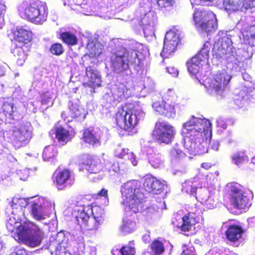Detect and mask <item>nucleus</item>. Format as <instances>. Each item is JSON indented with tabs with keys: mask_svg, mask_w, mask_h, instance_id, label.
Returning a JSON list of instances; mask_svg holds the SVG:
<instances>
[{
	"mask_svg": "<svg viewBox=\"0 0 255 255\" xmlns=\"http://www.w3.org/2000/svg\"><path fill=\"white\" fill-rule=\"evenodd\" d=\"M10 51L18 66H22L25 62L30 51L33 39L31 30L23 27H17L12 31Z\"/></svg>",
	"mask_w": 255,
	"mask_h": 255,
	"instance_id": "obj_1",
	"label": "nucleus"
},
{
	"mask_svg": "<svg viewBox=\"0 0 255 255\" xmlns=\"http://www.w3.org/2000/svg\"><path fill=\"white\" fill-rule=\"evenodd\" d=\"M18 11L23 18L35 24H42L48 15L46 4L39 0L23 1L18 6Z\"/></svg>",
	"mask_w": 255,
	"mask_h": 255,
	"instance_id": "obj_2",
	"label": "nucleus"
},
{
	"mask_svg": "<svg viewBox=\"0 0 255 255\" xmlns=\"http://www.w3.org/2000/svg\"><path fill=\"white\" fill-rule=\"evenodd\" d=\"M110 63L113 71L117 74H121L129 70L130 65L140 66L141 59H139L137 53L133 54L122 47L111 55Z\"/></svg>",
	"mask_w": 255,
	"mask_h": 255,
	"instance_id": "obj_3",
	"label": "nucleus"
},
{
	"mask_svg": "<svg viewBox=\"0 0 255 255\" xmlns=\"http://www.w3.org/2000/svg\"><path fill=\"white\" fill-rule=\"evenodd\" d=\"M228 194L225 197L234 208L239 210L248 209L252 205L251 199L253 193L237 182H231L227 185Z\"/></svg>",
	"mask_w": 255,
	"mask_h": 255,
	"instance_id": "obj_4",
	"label": "nucleus"
},
{
	"mask_svg": "<svg viewBox=\"0 0 255 255\" xmlns=\"http://www.w3.org/2000/svg\"><path fill=\"white\" fill-rule=\"evenodd\" d=\"M112 120L117 128L128 132L132 131L139 122L135 111L125 106L118 109Z\"/></svg>",
	"mask_w": 255,
	"mask_h": 255,
	"instance_id": "obj_5",
	"label": "nucleus"
},
{
	"mask_svg": "<svg viewBox=\"0 0 255 255\" xmlns=\"http://www.w3.org/2000/svg\"><path fill=\"white\" fill-rule=\"evenodd\" d=\"M122 204L133 213L139 211V207L142 202L143 194L134 182H128L123 187Z\"/></svg>",
	"mask_w": 255,
	"mask_h": 255,
	"instance_id": "obj_6",
	"label": "nucleus"
},
{
	"mask_svg": "<svg viewBox=\"0 0 255 255\" xmlns=\"http://www.w3.org/2000/svg\"><path fill=\"white\" fill-rule=\"evenodd\" d=\"M177 96L175 92L169 90L164 96V99L152 104L155 112L159 115L168 119L174 118L176 115V102Z\"/></svg>",
	"mask_w": 255,
	"mask_h": 255,
	"instance_id": "obj_7",
	"label": "nucleus"
},
{
	"mask_svg": "<svg viewBox=\"0 0 255 255\" xmlns=\"http://www.w3.org/2000/svg\"><path fill=\"white\" fill-rule=\"evenodd\" d=\"M4 133L8 141L18 148L25 145L32 137L30 126L23 123L18 127L14 126Z\"/></svg>",
	"mask_w": 255,
	"mask_h": 255,
	"instance_id": "obj_8",
	"label": "nucleus"
},
{
	"mask_svg": "<svg viewBox=\"0 0 255 255\" xmlns=\"http://www.w3.org/2000/svg\"><path fill=\"white\" fill-rule=\"evenodd\" d=\"M193 19L196 28L202 32L209 34L217 29L216 16L211 11L197 10L193 14Z\"/></svg>",
	"mask_w": 255,
	"mask_h": 255,
	"instance_id": "obj_9",
	"label": "nucleus"
},
{
	"mask_svg": "<svg viewBox=\"0 0 255 255\" xmlns=\"http://www.w3.org/2000/svg\"><path fill=\"white\" fill-rule=\"evenodd\" d=\"M174 128L168 123L158 121L155 123L152 132V137L155 142L159 144L171 143L175 135Z\"/></svg>",
	"mask_w": 255,
	"mask_h": 255,
	"instance_id": "obj_10",
	"label": "nucleus"
},
{
	"mask_svg": "<svg viewBox=\"0 0 255 255\" xmlns=\"http://www.w3.org/2000/svg\"><path fill=\"white\" fill-rule=\"evenodd\" d=\"M53 185L59 191H64L71 188L75 183V177L68 168L57 169L52 176Z\"/></svg>",
	"mask_w": 255,
	"mask_h": 255,
	"instance_id": "obj_11",
	"label": "nucleus"
},
{
	"mask_svg": "<svg viewBox=\"0 0 255 255\" xmlns=\"http://www.w3.org/2000/svg\"><path fill=\"white\" fill-rule=\"evenodd\" d=\"M204 131L192 129L188 130L183 128L185 137V146L192 154H201L205 151V147L201 145L199 139L202 136Z\"/></svg>",
	"mask_w": 255,
	"mask_h": 255,
	"instance_id": "obj_12",
	"label": "nucleus"
},
{
	"mask_svg": "<svg viewBox=\"0 0 255 255\" xmlns=\"http://www.w3.org/2000/svg\"><path fill=\"white\" fill-rule=\"evenodd\" d=\"M102 158L98 156L89 154L84 155L81 157L80 163V170L85 169L90 174H99L103 169ZM102 175H98V178L101 179Z\"/></svg>",
	"mask_w": 255,
	"mask_h": 255,
	"instance_id": "obj_13",
	"label": "nucleus"
},
{
	"mask_svg": "<svg viewBox=\"0 0 255 255\" xmlns=\"http://www.w3.org/2000/svg\"><path fill=\"white\" fill-rule=\"evenodd\" d=\"M129 89L124 83H119L112 91V94H106L103 98L105 106L110 107L115 102L119 103L129 97Z\"/></svg>",
	"mask_w": 255,
	"mask_h": 255,
	"instance_id": "obj_14",
	"label": "nucleus"
},
{
	"mask_svg": "<svg viewBox=\"0 0 255 255\" xmlns=\"http://www.w3.org/2000/svg\"><path fill=\"white\" fill-rule=\"evenodd\" d=\"M231 77L225 70L218 72L211 80L209 87L219 95H221L225 91L229 83Z\"/></svg>",
	"mask_w": 255,
	"mask_h": 255,
	"instance_id": "obj_15",
	"label": "nucleus"
},
{
	"mask_svg": "<svg viewBox=\"0 0 255 255\" xmlns=\"http://www.w3.org/2000/svg\"><path fill=\"white\" fill-rule=\"evenodd\" d=\"M223 5L229 13L246 11L255 6V0H223Z\"/></svg>",
	"mask_w": 255,
	"mask_h": 255,
	"instance_id": "obj_16",
	"label": "nucleus"
},
{
	"mask_svg": "<svg viewBox=\"0 0 255 255\" xmlns=\"http://www.w3.org/2000/svg\"><path fill=\"white\" fill-rule=\"evenodd\" d=\"M143 188L148 193L159 194L167 187L165 181L162 182L151 175H146L143 180Z\"/></svg>",
	"mask_w": 255,
	"mask_h": 255,
	"instance_id": "obj_17",
	"label": "nucleus"
},
{
	"mask_svg": "<svg viewBox=\"0 0 255 255\" xmlns=\"http://www.w3.org/2000/svg\"><path fill=\"white\" fill-rule=\"evenodd\" d=\"M201 216L199 213L188 212L182 218V223L177 225V227L182 232H189L191 230L192 227L200 222Z\"/></svg>",
	"mask_w": 255,
	"mask_h": 255,
	"instance_id": "obj_18",
	"label": "nucleus"
},
{
	"mask_svg": "<svg viewBox=\"0 0 255 255\" xmlns=\"http://www.w3.org/2000/svg\"><path fill=\"white\" fill-rule=\"evenodd\" d=\"M183 127H184V129L188 130L194 129L205 131L208 130L211 127V124L208 120L192 116L190 119L184 124Z\"/></svg>",
	"mask_w": 255,
	"mask_h": 255,
	"instance_id": "obj_19",
	"label": "nucleus"
},
{
	"mask_svg": "<svg viewBox=\"0 0 255 255\" xmlns=\"http://www.w3.org/2000/svg\"><path fill=\"white\" fill-rule=\"evenodd\" d=\"M29 233L28 235L25 245L31 247L38 246L41 242L43 234L40 229L35 225L31 224Z\"/></svg>",
	"mask_w": 255,
	"mask_h": 255,
	"instance_id": "obj_20",
	"label": "nucleus"
},
{
	"mask_svg": "<svg viewBox=\"0 0 255 255\" xmlns=\"http://www.w3.org/2000/svg\"><path fill=\"white\" fill-rule=\"evenodd\" d=\"M100 136L97 134L93 128H84L81 139L87 144L92 146L101 145Z\"/></svg>",
	"mask_w": 255,
	"mask_h": 255,
	"instance_id": "obj_21",
	"label": "nucleus"
},
{
	"mask_svg": "<svg viewBox=\"0 0 255 255\" xmlns=\"http://www.w3.org/2000/svg\"><path fill=\"white\" fill-rule=\"evenodd\" d=\"M243 233L244 230L241 226L233 224L228 227L225 232V235L230 242L235 243L242 239Z\"/></svg>",
	"mask_w": 255,
	"mask_h": 255,
	"instance_id": "obj_22",
	"label": "nucleus"
},
{
	"mask_svg": "<svg viewBox=\"0 0 255 255\" xmlns=\"http://www.w3.org/2000/svg\"><path fill=\"white\" fill-rule=\"evenodd\" d=\"M86 76L88 79V82L83 83V85L85 87H89L94 89L95 86H99L100 76L99 75L97 70L92 66H89L86 68Z\"/></svg>",
	"mask_w": 255,
	"mask_h": 255,
	"instance_id": "obj_23",
	"label": "nucleus"
},
{
	"mask_svg": "<svg viewBox=\"0 0 255 255\" xmlns=\"http://www.w3.org/2000/svg\"><path fill=\"white\" fill-rule=\"evenodd\" d=\"M54 133L58 141L65 144L70 141L74 135L73 131L69 130L62 126L55 128Z\"/></svg>",
	"mask_w": 255,
	"mask_h": 255,
	"instance_id": "obj_24",
	"label": "nucleus"
},
{
	"mask_svg": "<svg viewBox=\"0 0 255 255\" xmlns=\"http://www.w3.org/2000/svg\"><path fill=\"white\" fill-rule=\"evenodd\" d=\"M91 211L93 216V217L92 218L93 225H90V229L96 230L99 225L104 222V211L102 207L95 206L91 209Z\"/></svg>",
	"mask_w": 255,
	"mask_h": 255,
	"instance_id": "obj_25",
	"label": "nucleus"
},
{
	"mask_svg": "<svg viewBox=\"0 0 255 255\" xmlns=\"http://www.w3.org/2000/svg\"><path fill=\"white\" fill-rule=\"evenodd\" d=\"M76 221L77 224L80 226L81 228H84L87 230H94L95 229H90V225H93L92 218L90 215L85 211V209L78 211V214L76 216Z\"/></svg>",
	"mask_w": 255,
	"mask_h": 255,
	"instance_id": "obj_26",
	"label": "nucleus"
},
{
	"mask_svg": "<svg viewBox=\"0 0 255 255\" xmlns=\"http://www.w3.org/2000/svg\"><path fill=\"white\" fill-rule=\"evenodd\" d=\"M30 227L29 225L26 226L22 224L19 225L16 230L12 234V237L18 243L25 244Z\"/></svg>",
	"mask_w": 255,
	"mask_h": 255,
	"instance_id": "obj_27",
	"label": "nucleus"
},
{
	"mask_svg": "<svg viewBox=\"0 0 255 255\" xmlns=\"http://www.w3.org/2000/svg\"><path fill=\"white\" fill-rule=\"evenodd\" d=\"M69 116L71 119H78L85 117L84 109L79 104V101L71 100L68 103Z\"/></svg>",
	"mask_w": 255,
	"mask_h": 255,
	"instance_id": "obj_28",
	"label": "nucleus"
},
{
	"mask_svg": "<svg viewBox=\"0 0 255 255\" xmlns=\"http://www.w3.org/2000/svg\"><path fill=\"white\" fill-rule=\"evenodd\" d=\"M114 153L117 157L129 160L134 166L137 165L135 155L132 152L130 151L128 149L118 146L115 148Z\"/></svg>",
	"mask_w": 255,
	"mask_h": 255,
	"instance_id": "obj_29",
	"label": "nucleus"
},
{
	"mask_svg": "<svg viewBox=\"0 0 255 255\" xmlns=\"http://www.w3.org/2000/svg\"><path fill=\"white\" fill-rule=\"evenodd\" d=\"M44 207L38 202H32L30 214L32 217L37 221H41L45 219Z\"/></svg>",
	"mask_w": 255,
	"mask_h": 255,
	"instance_id": "obj_30",
	"label": "nucleus"
},
{
	"mask_svg": "<svg viewBox=\"0 0 255 255\" xmlns=\"http://www.w3.org/2000/svg\"><path fill=\"white\" fill-rule=\"evenodd\" d=\"M59 38L64 43L68 46H74L78 44V38L76 35L70 31L61 32Z\"/></svg>",
	"mask_w": 255,
	"mask_h": 255,
	"instance_id": "obj_31",
	"label": "nucleus"
},
{
	"mask_svg": "<svg viewBox=\"0 0 255 255\" xmlns=\"http://www.w3.org/2000/svg\"><path fill=\"white\" fill-rule=\"evenodd\" d=\"M209 50L204 45L201 50L194 57L193 61L202 65V62H206L209 59Z\"/></svg>",
	"mask_w": 255,
	"mask_h": 255,
	"instance_id": "obj_32",
	"label": "nucleus"
},
{
	"mask_svg": "<svg viewBox=\"0 0 255 255\" xmlns=\"http://www.w3.org/2000/svg\"><path fill=\"white\" fill-rule=\"evenodd\" d=\"M58 154L57 148L55 145L46 146L42 153V157L45 161H49L55 158Z\"/></svg>",
	"mask_w": 255,
	"mask_h": 255,
	"instance_id": "obj_33",
	"label": "nucleus"
},
{
	"mask_svg": "<svg viewBox=\"0 0 255 255\" xmlns=\"http://www.w3.org/2000/svg\"><path fill=\"white\" fill-rule=\"evenodd\" d=\"M151 252L154 255H159L165 251L164 247L162 242L157 240H154L150 245Z\"/></svg>",
	"mask_w": 255,
	"mask_h": 255,
	"instance_id": "obj_34",
	"label": "nucleus"
},
{
	"mask_svg": "<svg viewBox=\"0 0 255 255\" xmlns=\"http://www.w3.org/2000/svg\"><path fill=\"white\" fill-rule=\"evenodd\" d=\"M197 187L193 184V182H188L185 183L183 187V190L187 194L195 197L197 199Z\"/></svg>",
	"mask_w": 255,
	"mask_h": 255,
	"instance_id": "obj_35",
	"label": "nucleus"
},
{
	"mask_svg": "<svg viewBox=\"0 0 255 255\" xmlns=\"http://www.w3.org/2000/svg\"><path fill=\"white\" fill-rule=\"evenodd\" d=\"M52 255H71V253L65 244L61 243L57 245L55 251L52 252Z\"/></svg>",
	"mask_w": 255,
	"mask_h": 255,
	"instance_id": "obj_36",
	"label": "nucleus"
},
{
	"mask_svg": "<svg viewBox=\"0 0 255 255\" xmlns=\"http://www.w3.org/2000/svg\"><path fill=\"white\" fill-rule=\"evenodd\" d=\"M49 51L53 55L59 56L64 53V49L62 44L54 43L51 45Z\"/></svg>",
	"mask_w": 255,
	"mask_h": 255,
	"instance_id": "obj_37",
	"label": "nucleus"
},
{
	"mask_svg": "<svg viewBox=\"0 0 255 255\" xmlns=\"http://www.w3.org/2000/svg\"><path fill=\"white\" fill-rule=\"evenodd\" d=\"M178 45L172 44L168 42V41H164V46L162 52L167 55H170L173 53L177 49Z\"/></svg>",
	"mask_w": 255,
	"mask_h": 255,
	"instance_id": "obj_38",
	"label": "nucleus"
},
{
	"mask_svg": "<svg viewBox=\"0 0 255 255\" xmlns=\"http://www.w3.org/2000/svg\"><path fill=\"white\" fill-rule=\"evenodd\" d=\"M200 65L197 62H194L193 58H192L190 61L187 62V66L189 72L192 75H195L199 71Z\"/></svg>",
	"mask_w": 255,
	"mask_h": 255,
	"instance_id": "obj_39",
	"label": "nucleus"
},
{
	"mask_svg": "<svg viewBox=\"0 0 255 255\" xmlns=\"http://www.w3.org/2000/svg\"><path fill=\"white\" fill-rule=\"evenodd\" d=\"M29 198H19L11 202V206L14 209H17L18 207H25L28 204Z\"/></svg>",
	"mask_w": 255,
	"mask_h": 255,
	"instance_id": "obj_40",
	"label": "nucleus"
},
{
	"mask_svg": "<svg viewBox=\"0 0 255 255\" xmlns=\"http://www.w3.org/2000/svg\"><path fill=\"white\" fill-rule=\"evenodd\" d=\"M232 158L236 164L239 165L247 159V156L244 151H240L234 154Z\"/></svg>",
	"mask_w": 255,
	"mask_h": 255,
	"instance_id": "obj_41",
	"label": "nucleus"
},
{
	"mask_svg": "<svg viewBox=\"0 0 255 255\" xmlns=\"http://www.w3.org/2000/svg\"><path fill=\"white\" fill-rule=\"evenodd\" d=\"M102 52L101 48L97 47L94 44L90 48L89 53L86 55L88 56L90 58H96L101 55Z\"/></svg>",
	"mask_w": 255,
	"mask_h": 255,
	"instance_id": "obj_42",
	"label": "nucleus"
},
{
	"mask_svg": "<svg viewBox=\"0 0 255 255\" xmlns=\"http://www.w3.org/2000/svg\"><path fill=\"white\" fill-rule=\"evenodd\" d=\"M150 164L155 168H159L162 164V160L159 154L151 155L149 158Z\"/></svg>",
	"mask_w": 255,
	"mask_h": 255,
	"instance_id": "obj_43",
	"label": "nucleus"
},
{
	"mask_svg": "<svg viewBox=\"0 0 255 255\" xmlns=\"http://www.w3.org/2000/svg\"><path fill=\"white\" fill-rule=\"evenodd\" d=\"M164 39H168L169 40L180 41L178 31L174 29L169 30L166 33Z\"/></svg>",
	"mask_w": 255,
	"mask_h": 255,
	"instance_id": "obj_44",
	"label": "nucleus"
},
{
	"mask_svg": "<svg viewBox=\"0 0 255 255\" xmlns=\"http://www.w3.org/2000/svg\"><path fill=\"white\" fill-rule=\"evenodd\" d=\"M121 255H134L135 248L129 245L123 246L120 250Z\"/></svg>",
	"mask_w": 255,
	"mask_h": 255,
	"instance_id": "obj_45",
	"label": "nucleus"
},
{
	"mask_svg": "<svg viewBox=\"0 0 255 255\" xmlns=\"http://www.w3.org/2000/svg\"><path fill=\"white\" fill-rule=\"evenodd\" d=\"M75 253L77 255H82L85 251V245L84 242H76L74 246Z\"/></svg>",
	"mask_w": 255,
	"mask_h": 255,
	"instance_id": "obj_46",
	"label": "nucleus"
},
{
	"mask_svg": "<svg viewBox=\"0 0 255 255\" xmlns=\"http://www.w3.org/2000/svg\"><path fill=\"white\" fill-rule=\"evenodd\" d=\"M92 197L94 199H99L104 197L105 198H108V190L105 188H102L97 193H94L92 194Z\"/></svg>",
	"mask_w": 255,
	"mask_h": 255,
	"instance_id": "obj_47",
	"label": "nucleus"
},
{
	"mask_svg": "<svg viewBox=\"0 0 255 255\" xmlns=\"http://www.w3.org/2000/svg\"><path fill=\"white\" fill-rule=\"evenodd\" d=\"M158 5L161 8H166L171 6L174 0H156Z\"/></svg>",
	"mask_w": 255,
	"mask_h": 255,
	"instance_id": "obj_48",
	"label": "nucleus"
},
{
	"mask_svg": "<svg viewBox=\"0 0 255 255\" xmlns=\"http://www.w3.org/2000/svg\"><path fill=\"white\" fill-rule=\"evenodd\" d=\"M180 255H197L193 247L184 246V249Z\"/></svg>",
	"mask_w": 255,
	"mask_h": 255,
	"instance_id": "obj_49",
	"label": "nucleus"
},
{
	"mask_svg": "<svg viewBox=\"0 0 255 255\" xmlns=\"http://www.w3.org/2000/svg\"><path fill=\"white\" fill-rule=\"evenodd\" d=\"M227 54V51L223 47H219L217 50V51L215 50L214 51L213 56L217 59H220L224 55Z\"/></svg>",
	"mask_w": 255,
	"mask_h": 255,
	"instance_id": "obj_50",
	"label": "nucleus"
},
{
	"mask_svg": "<svg viewBox=\"0 0 255 255\" xmlns=\"http://www.w3.org/2000/svg\"><path fill=\"white\" fill-rule=\"evenodd\" d=\"M5 10V5L2 0H0V28H2V27L3 18L2 14Z\"/></svg>",
	"mask_w": 255,
	"mask_h": 255,
	"instance_id": "obj_51",
	"label": "nucleus"
},
{
	"mask_svg": "<svg viewBox=\"0 0 255 255\" xmlns=\"http://www.w3.org/2000/svg\"><path fill=\"white\" fill-rule=\"evenodd\" d=\"M171 154L175 158H179L184 156V153L182 150L177 148H173L171 151Z\"/></svg>",
	"mask_w": 255,
	"mask_h": 255,
	"instance_id": "obj_52",
	"label": "nucleus"
},
{
	"mask_svg": "<svg viewBox=\"0 0 255 255\" xmlns=\"http://www.w3.org/2000/svg\"><path fill=\"white\" fill-rule=\"evenodd\" d=\"M16 223L15 222L14 223V224H13L10 221H8L6 224V227L7 230L9 232L13 234V232H15V231L16 230V228L18 227L16 226Z\"/></svg>",
	"mask_w": 255,
	"mask_h": 255,
	"instance_id": "obj_53",
	"label": "nucleus"
},
{
	"mask_svg": "<svg viewBox=\"0 0 255 255\" xmlns=\"http://www.w3.org/2000/svg\"><path fill=\"white\" fill-rule=\"evenodd\" d=\"M49 98L46 95L45 93H43L40 95V102L42 105H46L49 102Z\"/></svg>",
	"mask_w": 255,
	"mask_h": 255,
	"instance_id": "obj_54",
	"label": "nucleus"
},
{
	"mask_svg": "<svg viewBox=\"0 0 255 255\" xmlns=\"http://www.w3.org/2000/svg\"><path fill=\"white\" fill-rule=\"evenodd\" d=\"M167 71L170 74L174 76H176L178 74V70L173 67H166Z\"/></svg>",
	"mask_w": 255,
	"mask_h": 255,
	"instance_id": "obj_55",
	"label": "nucleus"
},
{
	"mask_svg": "<svg viewBox=\"0 0 255 255\" xmlns=\"http://www.w3.org/2000/svg\"><path fill=\"white\" fill-rule=\"evenodd\" d=\"M191 1L192 5L194 6L202 5V3L208 0H190Z\"/></svg>",
	"mask_w": 255,
	"mask_h": 255,
	"instance_id": "obj_56",
	"label": "nucleus"
},
{
	"mask_svg": "<svg viewBox=\"0 0 255 255\" xmlns=\"http://www.w3.org/2000/svg\"><path fill=\"white\" fill-rule=\"evenodd\" d=\"M213 166V164L210 162H203L201 164V167L205 170H208Z\"/></svg>",
	"mask_w": 255,
	"mask_h": 255,
	"instance_id": "obj_57",
	"label": "nucleus"
},
{
	"mask_svg": "<svg viewBox=\"0 0 255 255\" xmlns=\"http://www.w3.org/2000/svg\"><path fill=\"white\" fill-rule=\"evenodd\" d=\"M248 43L251 46H255V35H251L248 38Z\"/></svg>",
	"mask_w": 255,
	"mask_h": 255,
	"instance_id": "obj_58",
	"label": "nucleus"
},
{
	"mask_svg": "<svg viewBox=\"0 0 255 255\" xmlns=\"http://www.w3.org/2000/svg\"><path fill=\"white\" fill-rule=\"evenodd\" d=\"M164 41H168L169 42L172 43V44L173 43V44H175L176 45H178L180 41L178 40H169L168 39H164Z\"/></svg>",
	"mask_w": 255,
	"mask_h": 255,
	"instance_id": "obj_59",
	"label": "nucleus"
},
{
	"mask_svg": "<svg viewBox=\"0 0 255 255\" xmlns=\"http://www.w3.org/2000/svg\"><path fill=\"white\" fill-rule=\"evenodd\" d=\"M2 74V71H1V70L0 69V75H1Z\"/></svg>",
	"mask_w": 255,
	"mask_h": 255,
	"instance_id": "obj_60",
	"label": "nucleus"
}]
</instances>
